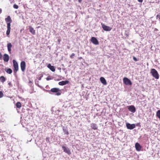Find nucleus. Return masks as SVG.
<instances>
[{
    "instance_id": "obj_20",
    "label": "nucleus",
    "mask_w": 160,
    "mask_h": 160,
    "mask_svg": "<svg viewBox=\"0 0 160 160\" xmlns=\"http://www.w3.org/2000/svg\"><path fill=\"white\" fill-rule=\"evenodd\" d=\"M6 80V78L3 76L0 77V81L2 83H3Z\"/></svg>"
},
{
    "instance_id": "obj_8",
    "label": "nucleus",
    "mask_w": 160,
    "mask_h": 160,
    "mask_svg": "<svg viewBox=\"0 0 160 160\" xmlns=\"http://www.w3.org/2000/svg\"><path fill=\"white\" fill-rule=\"evenodd\" d=\"M62 148L64 152L67 153L68 155H70L71 154L70 150L69 148L68 147H66L64 146H62Z\"/></svg>"
},
{
    "instance_id": "obj_27",
    "label": "nucleus",
    "mask_w": 160,
    "mask_h": 160,
    "mask_svg": "<svg viewBox=\"0 0 160 160\" xmlns=\"http://www.w3.org/2000/svg\"><path fill=\"white\" fill-rule=\"evenodd\" d=\"M9 87H12V85L11 82H8V83Z\"/></svg>"
},
{
    "instance_id": "obj_1",
    "label": "nucleus",
    "mask_w": 160,
    "mask_h": 160,
    "mask_svg": "<svg viewBox=\"0 0 160 160\" xmlns=\"http://www.w3.org/2000/svg\"><path fill=\"white\" fill-rule=\"evenodd\" d=\"M5 21L7 23V30L6 31V34L8 37H9V34L11 31V23L12 20L10 17L8 16L5 18Z\"/></svg>"
},
{
    "instance_id": "obj_38",
    "label": "nucleus",
    "mask_w": 160,
    "mask_h": 160,
    "mask_svg": "<svg viewBox=\"0 0 160 160\" xmlns=\"http://www.w3.org/2000/svg\"><path fill=\"white\" fill-rule=\"evenodd\" d=\"M29 83H32V82L31 81H29Z\"/></svg>"
},
{
    "instance_id": "obj_4",
    "label": "nucleus",
    "mask_w": 160,
    "mask_h": 160,
    "mask_svg": "<svg viewBox=\"0 0 160 160\" xmlns=\"http://www.w3.org/2000/svg\"><path fill=\"white\" fill-rule=\"evenodd\" d=\"M102 27L103 29L105 31H109L111 30L112 28L109 26L105 25L102 23L101 24Z\"/></svg>"
},
{
    "instance_id": "obj_2",
    "label": "nucleus",
    "mask_w": 160,
    "mask_h": 160,
    "mask_svg": "<svg viewBox=\"0 0 160 160\" xmlns=\"http://www.w3.org/2000/svg\"><path fill=\"white\" fill-rule=\"evenodd\" d=\"M150 72L153 77L155 78L156 79H158L159 78V74L157 71L155 69H152L151 70Z\"/></svg>"
},
{
    "instance_id": "obj_15",
    "label": "nucleus",
    "mask_w": 160,
    "mask_h": 160,
    "mask_svg": "<svg viewBox=\"0 0 160 160\" xmlns=\"http://www.w3.org/2000/svg\"><path fill=\"white\" fill-rule=\"evenodd\" d=\"M3 59L4 62H8L9 59L8 55L6 54H4L3 55Z\"/></svg>"
},
{
    "instance_id": "obj_35",
    "label": "nucleus",
    "mask_w": 160,
    "mask_h": 160,
    "mask_svg": "<svg viewBox=\"0 0 160 160\" xmlns=\"http://www.w3.org/2000/svg\"><path fill=\"white\" fill-rule=\"evenodd\" d=\"M78 59H82V57H79V58H78Z\"/></svg>"
},
{
    "instance_id": "obj_6",
    "label": "nucleus",
    "mask_w": 160,
    "mask_h": 160,
    "mask_svg": "<svg viewBox=\"0 0 160 160\" xmlns=\"http://www.w3.org/2000/svg\"><path fill=\"white\" fill-rule=\"evenodd\" d=\"M13 66L14 68V71L16 72L18 70V63L15 60H13Z\"/></svg>"
},
{
    "instance_id": "obj_28",
    "label": "nucleus",
    "mask_w": 160,
    "mask_h": 160,
    "mask_svg": "<svg viewBox=\"0 0 160 160\" xmlns=\"http://www.w3.org/2000/svg\"><path fill=\"white\" fill-rule=\"evenodd\" d=\"M75 54L74 53H72L70 56V58H73L75 56Z\"/></svg>"
},
{
    "instance_id": "obj_3",
    "label": "nucleus",
    "mask_w": 160,
    "mask_h": 160,
    "mask_svg": "<svg viewBox=\"0 0 160 160\" xmlns=\"http://www.w3.org/2000/svg\"><path fill=\"white\" fill-rule=\"evenodd\" d=\"M50 91L53 92L57 93L56 95L58 96L60 95L61 94V93L59 92L60 90L58 88H52Z\"/></svg>"
},
{
    "instance_id": "obj_32",
    "label": "nucleus",
    "mask_w": 160,
    "mask_h": 160,
    "mask_svg": "<svg viewBox=\"0 0 160 160\" xmlns=\"http://www.w3.org/2000/svg\"><path fill=\"white\" fill-rule=\"evenodd\" d=\"M2 58V55L1 53L0 52V60H1Z\"/></svg>"
},
{
    "instance_id": "obj_31",
    "label": "nucleus",
    "mask_w": 160,
    "mask_h": 160,
    "mask_svg": "<svg viewBox=\"0 0 160 160\" xmlns=\"http://www.w3.org/2000/svg\"><path fill=\"white\" fill-rule=\"evenodd\" d=\"M133 59L134 61H138V60L137 59V58L134 57H133Z\"/></svg>"
},
{
    "instance_id": "obj_26",
    "label": "nucleus",
    "mask_w": 160,
    "mask_h": 160,
    "mask_svg": "<svg viewBox=\"0 0 160 160\" xmlns=\"http://www.w3.org/2000/svg\"><path fill=\"white\" fill-rule=\"evenodd\" d=\"M3 96V94L2 91H0V98L2 97Z\"/></svg>"
},
{
    "instance_id": "obj_33",
    "label": "nucleus",
    "mask_w": 160,
    "mask_h": 160,
    "mask_svg": "<svg viewBox=\"0 0 160 160\" xmlns=\"http://www.w3.org/2000/svg\"><path fill=\"white\" fill-rule=\"evenodd\" d=\"M138 1L140 2H142L143 1V0H138Z\"/></svg>"
},
{
    "instance_id": "obj_22",
    "label": "nucleus",
    "mask_w": 160,
    "mask_h": 160,
    "mask_svg": "<svg viewBox=\"0 0 160 160\" xmlns=\"http://www.w3.org/2000/svg\"><path fill=\"white\" fill-rule=\"evenodd\" d=\"M63 130L65 134H66L68 135L69 134L68 132L67 129L63 128Z\"/></svg>"
},
{
    "instance_id": "obj_39",
    "label": "nucleus",
    "mask_w": 160,
    "mask_h": 160,
    "mask_svg": "<svg viewBox=\"0 0 160 160\" xmlns=\"http://www.w3.org/2000/svg\"><path fill=\"white\" fill-rule=\"evenodd\" d=\"M47 80H49V79H48L47 78Z\"/></svg>"
},
{
    "instance_id": "obj_10",
    "label": "nucleus",
    "mask_w": 160,
    "mask_h": 160,
    "mask_svg": "<svg viewBox=\"0 0 160 160\" xmlns=\"http://www.w3.org/2000/svg\"><path fill=\"white\" fill-rule=\"evenodd\" d=\"M91 42L94 44L98 45L99 42L96 38L94 37H92L91 40Z\"/></svg>"
},
{
    "instance_id": "obj_18",
    "label": "nucleus",
    "mask_w": 160,
    "mask_h": 160,
    "mask_svg": "<svg viewBox=\"0 0 160 160\" xmlns=\"http://www.w3.org/2000/svg\"><path fill=\"white\" fill-rule=\"evenodd\" d=\"M91 127L92 129L94 130H97L98 129L97 125L95 123H91Z\"/></svg>"
},
{
    "instance_id": "obj_9",
    "label": "nucleus",
    "mask_w": 160,
    "mask_h": 160,
    "mask_svg": "<svg viewBox=\"0 0 160 160\" xmlns=\"http://www.w3.org/2000/svg\"><path fill=\"white\" fill-rule=\"evenodd\" d=\"M26 63L24 61H22L20 63V67L21 70L23 72H24L26 68Z\"/></svg>"
},
{
    "instance_id": "obj_36",
    "label": "nucleus",
    "mask_w": 160,
    "mask_h": 160,
    "mask_svg": "<svg viewBox=\"0 0 160 160\" xmlns=\"http://www.w3.org/2000/svg\"><path fill=\"white\" fill-rule=\"evenodd\" d=\"M78 1L79 2H81L82 1V0H78Z\"/></svg>"
},
{
    "instance_id": "obj_37",
    "label": "nucleus",
    "mask_w": 160,
    "mask_h": 160,
    "mask_svg": "<svg viewBox=\"0 0 160 160\" xmlns=\"http://www.w3.org/2000/svg\"><path fill=\"white\" fill-rule=\"evenodd\" d=\"M58 42H60V39H58Z\"/></svg>"
},
{
    "instance_id": "obj_41",
    "label": "nucleus",
    "mask_w": 160,
    "mask_h": 160,
    "mask_svg": "<svg viewBox=\"0 0 160 160\" xmlns=\"http://www.w3.org/2000/svg\"><path fill=\"white\" fill-rule=\"evenodd\" d=\"M156 30H157V29L156 28H155Z\"/></svg>"
},
{
    "instance_id": "obj_29",
    "label": "nucleus",
    "mask_w": 160,
    "mask_h": 160,
    "mask_svg": "<svg viewBox=\"0 0 160 160\" xmlns=\"http://www.w3.org/2000/svg\"><path fill=\"white\" fill-rule=\"evenodd\" d=\"M46 141L47 142H50L49 138L48 137H47L46 139Z\"/></svg>"
},
{
    "instance_id": "obj_34",
    "label": "nucleus",
    "mask_w": 160,
    "mask_h": 160,
    "mask_svg": "<svg viewBox=\"0 0 160 160\" xmlns=\"http://www.w3.org/2000/svg\"><path fill=\"white\" fill-rule=\"evenodd\" d=\"M2 9L1 8H0V14L2 13Z\"/></svg>"
},
{
    "instance_id": "obj_12",
    "label": "nucleus",
    "mask_w": 160,
    "mask_h": 160,
    "mask_svg": "<svg viewBox=\"0 0 160 160\" xmlns=\"http://www.w3.org/2000/svg\"><path fill=\"white\" fill-rule=\"evenodd\" d=\"M135 147L136 150L137 151H139L141 150L142 147L140 146V145L137 142L135 144Z\"/></svg>"
},
{
    "instance_id": "obj_17",
    "label": "nucleus",
    "mask_w": 160,
    "mask_h": 160,
    "mask_svg": "<svg viewBox=\"0 0 160 160\" xmlns=\"http://www.w3.org/2000/svg\"><path fill=\"white\" fill-rule=\"evenodd\" d=\"M12 45L11 43H8L7 44V48L9 52L11 53V48Z\"/></svg>"
},
{
    "instance_id": "obj_14",
    "label": "nucleus",
    "mask_w": 160,
    "mask_h": 160,
    "mask_svg": "<svg viewBox=\"0 0 160 160\" xmlns=\"http://www.w3.org/2000/svg\"><path fill=\"white\" fill-rule=\"evenodd\" d=\"M47 67L52 72H54L55 71L54 67L53 66H52L50 64H48Z\"/></svg>"
},
{
    "instance_id": "obj_24",
    "label": "nucleus",
    "mask_w": 160,
    "mask_h": 160,
    "mask_svg": "<svg viewBox=\"0 0 160 160\" xmlns=\"http://www.w3.org/2000/svg\"><path fill=\"white\" fill-rule=\"evenodd\" d=\"M156 115L160 119V110L158 111L157 112Z\"/></svg>"
},
{
    "instance_id": "obj_11",
    "label": "nucleus",
    "mask_w": 160,
    "mask_h": 160,
    "mask_svg": "<svg viewBox=\"0 0 160 160\" xmlns=\"http://www.w3.org/2000/svg\"><path fill=\"white\" fill-rule=\"evenodd\" d=\"M128 109L129 111L133 113L135 112L136 111L135 107L133 105L128 106Z\"/></svg>"
},
{
    "instance_id": "obj_7",
    "label": "nucleus",
    "mask_w": 160,
    "mask_h": 160,
    "mask_svg": "<svg viewBox=\"0 0 160 160\" xmlns=\"http://www.w3.org/2000/svg\"><path fill=\"white\" fill-rule=\"evenodd\" d=\"M126 126L127 128L128 129L132 130L135 127V125L134 124H130L129 123H126Z\"/></svg>"
},
{
    "instance_id": "obj_23",
    "label": "nucleus",
    "mask_w": 160,
    "mask_h": 160,
    "mask_svg": "<svg viewBox=\"0 0 160 160\" xmlns=\"http://www.w3.org/2000/svg\"><path fill=\"white\" fill-rule=\"evenodd\" d=\"M6 71L8 74H11L12 72V70L10 68L8 69Z\"/></svg>"
},
{
    "instance_id": "obj_16",
    "label": "nucleus",
    "mask_w": 160,
    "mask_h": 160,
    "mask_svg": "<svg viewBox=\"0 0 160 160\" xmlns=\"http://www.w3.org/2000/svg\"><path fill=\"white\" fill-rule=\"evenodd\" d=\"M29 31L32 35L35 34V31L31 26H29Z\"/></svg>"
},
{
    "instance_id": "obj_13",
    "label": "nucleus",
    "mask_w": 160,
    "mask_h": 160,
    "mask_svg": "<svg viewBox=\"0 0 160 160\" xmlns=\"http://www.w3.org/2000/svg\"><path fill=\"white\" fill-rule=\"evenodd\" d=\"M69 82L68 81L66 80L65 81H62L61 82H59L58 84L60 85L63 86L68 83Z\"/></svg>"
},
{
    "instance_id": "obj_25",
    "label": "nucleus",
    "mask_w": 160,
    "mask_h": 160,
    "mask_svg": "<svg viewBox=\"0 0 160 160\" xmlns=\"http://www.w3.org/2000/svg\"><path fill=\"white\" fill-rule=\"evenodd\" d=\"M13 8H15V9H18V5L16 4H14L13 5Z\"/></svg>"
},
{
    "instance_id": "obj_30",
    "label": "nucleus",
    "mask_w": 160,
    "mask_h": 160,
    "mask_svg": "<svg viewBox=\"0 0 160 160\" xmlns=\"http://www.w3.org/2000/svg\"><path fill=\"white\" fill-rule=\"evenodd\" d=\"M158 18L160 19V15L159 14H158L156 16V19H157Z\"/></svg>"
},
{
    "instance_id": "obj_19",
    "label": "nucleus",
    "mask_w": 160,
    "mask_h": 160,
    "mask_svg": "<svg viewBox=\"0 0 160 160\" xmlns=\"http://www.w3.org/2000/svg\"><path fill=\"white\" fill-rule=\"evenodd\" d=\"M100 81L103 85H106L107 84L106 81L103 77H101L100 78Z\"/></svg>"
},
{
    "instance_id": "obj_40",
    "label": "nucleus",
    "mask_w": 160,
    "mask_h": 160,
    "mask_svg": "<svg viewBox=\"0 0 160 160\" xmlns=\"http://www.w3.org/2000/svg\"><path fill=\"white\" fill-rule=\"evenodd\" d=\"M156 30H157V29L156 28H155Z\"/></svg>"
},
{
    "instance_id": "obj_21",
    "label": "nucleus",
    "mask_w": 160,
    "mask_h": 160,
    "mask_svg": "<svg viewBox=\"0 0 160 160\" xmlns=\"http://www.w3.org/2000/svg\"><path fill=\"white\" fill-rule=\"evenodd\" d=\"M16 107L18 108H20L21 107V104L20 102H18L16 104Z\"/></svg>"
},
{
    "instance_id": "obj_5",
    "label": "nucleus",
    "mask_w": 160,
    "mask_h": 160,
    "mask_svg": "<svg viewBox=\"0 0 160 160\" xmlns=\"http://www.w3.org/2000/svg\"><path fill=\"white\" fill-rule=\"evenodd\" d=\"M123 82L126 85H131L132 83L131 81L128 78H124L123 79Z\"/></svg>"
}]
</instances>
